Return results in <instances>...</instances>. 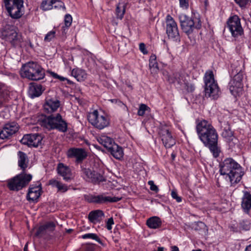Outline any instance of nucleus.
Here are the masks:
<instances>
[{"mask_svg":"<svg viewBox=\"0 0 251 251\" xmlns=\"http://www.w3.org/2000/svg\"><path fill=\"white\" fill-rule=\"evenodd\" d=\"M196 131L199 139L209 148L214 157L219 156L220 149L218 146V134L215 128L207 121L197 122Z\"/></svg>","mask_w":251,"mask_h":251,"instance_id":"f257e3e1","label":"nucleus"},{"mask_svg":"<svg viewBox=\"0 0 251 251\" xmlns=\"http://www.w3.org/2000/svg\"><path fill=\"white\" fill-rule=\"evenodd\" d=\"M220 172L231 184L239 182L244 175L241 166L231 158H226L220 163Z\"/></svg>","mask_w":251,"mask_h":251,"instance_id":"f03ea898","label":"nucleus"},{"mask_svg":"<svg viewBox=\"0 0 251 251\" xmlns=\"http://www.w3.org/2000/svg\"><path fill=\"white\" fill-rule=\"evenodd\" d=\"M23 77L33 81L43 79L45 76V71L36 62H28L22 66L20 72Z\"/></svg>","mask_w":251,"mask_h":251,"instance_id":"7ed1b4c3","label":"nucleus"},{"mask_svg":"<svg viewBox=\"0 0 251 251\" xmlns=\"http://www.w3.org/2000/svg\"><path fill=\"white\" fill-rule=\"evenodd\" d=\"M41 125L49 130L56 129L62 132H66L68 129L67 123L59 113L45 116L41 120Z\"/></svg>","mask_w":251,"mask_h":251,"instance_id":"20e7f679","label":"nucleus"},{"mask_svg":"<svg viewBox=\"0 0 251 251\" xmlns=\"http://www.w3.org/2000/svg\"><path fill=\"white\" fill-rule=\"evenodd\" d=\"M179 20L182 31L189 38L194 32L201 27V22L199 17H189L185 14L179 16Z\"/></svg>","mask_w":251,"mask_h":251,"instance_id":"39448f33","label":"nucleus"},{"mask_svg":"<svg viewBox=\"0 0 251 251\" xmlns=\"http://www.w3.org/2000/svg\"><path fill=\"white\" fill-rule=\"evenodd\" d=\"M203 80L204 82V92L206 97H212L217 99L221 95V91L218 84L214 78L212 71L208 70L204 74Z\"/></svg>","mask_w":251,"mask_h":251,"instance_id":"423d86ee","label":"nucleus"},{"mask_svg":"<svg viewBox=\"0 0 251 251\" xmlns=\"http://www.w3.org/2000/svg\"><path fill=\"white\" fill-rule=\"evenodd\" d=\"M32 178L31 175L22 173L8 180V187L10 190L18 191L27 186Z\"/></svg>","mask_w":251,"mask_h":251,"instance_id":"0eeeda50","label":"nucleus"},{"mask_svg":"<svg viewBox=\"0 0 251 251\" xmlns=\"http://www.w3.org/2000/svg\"><path fill=\"white\" fill-rule=\"evenodd\" d=\"M5 8L13 19H17L23 15V0H3Z\"/></svg>","mask_w":251,"mask_h":251,"instance_id":"6e6552de","label":"nucleus"},{"mask_svg":"<svg viewBox=\"0 0 251 251\" xmlns=\"http://www.w3.org/2000/svg\"><path fill=\"white\" fill-rule=\"evenodd\" d=\"M88 121L91 124L99 129H102L109 125V119L104 114H100L97 110H94L89 114Z\"/></svg>","mask_w":251,"mask_h":251,"instance_id":"1a4fd4ad","label":"nucleus"},{"mask_svg":"<svg viewBox=\"0 0 251 251\" xmlns=\"http://www.w3.org/2000/svg\"><path fill=\"white\" fill-rule=\"evenodd\" d=\"M235 74L233 79L229 83V90L231 93L236 96L241 94L243 90V84L242 80L243 78V74L241 70H233L232 74Z\"/></svg>","mask_w":251,"mask_h":251,"instance_id":"9d476101","label":"nucleus"},{"mask_svg":"<svg viewBox=\"0 0 251 251\" xmlns=\"http://www.w3.org/2000/svg\"><path fill=\"white\" fill-rule=\"evenodd\" d=\"M80 168L81 176L86 181L96 183L105 180L103 176L100 173L91 170L87 165H81Z\"/></svg>","mask_w":251,"mask_h":251,"instance_id":"9b49d317","label":"nucleus"},{"mask_svg":"<svg viewBox=\"0 0 251 251\" xmlns=\"http://www.w3.org/2000/svg\"><path fill=\"white\" fill-rule=\"evenodd\" d=\"M84 197L85 200L89 203L100 204H105L108 202H115L119 201L122 199L121 197L106 196L104 194L97 196L91 194L85 195Z\"/></svg>","mask_w":251,"mask_h":251,"instance_id":"f8f14e48","label":"nucleus"},{"mask_svg":"<svg viewBox=\"0 0 251 251\" xmlns=\"http://www.w3.org/2000/svg\"><path fill=\"white\" fill-rule=\"evenodd\" d=\"M227 24L232 36L236 37L243 34L244 30L241 25L240 19L237 15L231 17L227 22Z\"/></svg>","mask_w":251,"mask_h":251,"instance_id":"ddd939ff","label":"nucleus"},{"mask_svg":"<svg viewBox=\"0 0 251 251\" xmlns=\"http://www.w3.org/2000/svg\"><path fill=\"white\" fill-rule=\"evenodd\" d=\"M159 135L166 148H170L176 144V140L168 126H161Z\"/></svg>","mask_w":251,"mask_h":251,"instance_id":"4468645a","label":"nucleus"},{"mask_svg":"<svg viewBox=\"0 0 251 251\" xmlns=\"http://www.w3.org/2000/svg\"><path fill=\"white\" fill-rule=\"evenodd\" d=\"M166 21V33L169 38L177 39L179 37V34L176 23L170 15L167 16Z\"/></svg>","mask_w":251,"mask_h":251,"instance_id":"2eb2a0df","label":"nucleus"},{"mask_svg":"<svg viewBox=\"0 0 251 251\" xmlns=\"http://www.w3.org/2000/svg\"><path fill=\"white\" fill-rule=\"evenodd\" d=\"M19 128V126L16 122H11L5 124L0 131V138L1 139L10 138L18 131Z\"/></svg>","mask_w":251,"mask_h":251,"instance_id":"dca6fc26","label":"nucleus"},{"mask_svg":"<svg viewBox=\"0 0 251 251\" xmlns=\"http://www.w3.org/2000/svg\"><path fill=\"white\" fill-rule=\"evenodd\" d=\"M42 140L41 136L38 134H26L24 136L21 140V142L28 147H38Z\"/></svg>","mask_w":251,"mask_h":251,"instance_id":"f3484780","label":"nucleus"},{"mask_svg":"<svg viewBox=\"0 0 251 251\" xmlns=\"http://www.w3.org/2000/svg\"><path fill=\"white\" fill-rule=\"evenodd\" d=\"M67 156L69 158H75L76 162L81 163L87 156L86 151L82 148H71L67 151Z\"/></svg>","mask_w":251,"mask_h":251,"instance_id":"a211bd4d","label":"nucleus"},{"mask_svg":"<svg viewBox=\"0 0 251 251\" xmlns=\"http://www.w3.org/2000/svg\"><path fill=\"white\" fill-rule=\"evenodd\" d=\"M55 227V225L53 222H48L39 227L35 235L39 237H47L54 231Z\"/></svg>","mask_w":251,"mask_h":251,"instance_id":"6ab92c4d","label":"nucleus"},{"mask_svg":"<svg viewBox=\"0 0 251 251\" xmlns=\"http://www.w3.org/2000/svg\"><path fill=\"white\" fill-rule=\"evenodd\" d=\"M60 102L58 100L53 99H46L44 104V109L45 112L48 113L54 112L59 107Z\"/></svg>","mask_w":251,"mask_h":251,"instance_id":"aec40b11","label":"nucleus"},{"mask_svg":"<svg viewBox=\"0 0 251 251\" xmlns=\"http://www.w3.org/2000/svg\"><path fill=\"white\" fill-rule=\"evenodd\" d=\"M57 173L63 178L66 181H69L72 178V174L70 169L62 163L58 164Z\"/></svg>","mask_w":251,"mask_h":251,"instance_id":"412c9836","label":"nucleus"},{"mask_svg":"<svg viewBox=\"0 0 251 251\" xmlns=\"http://www.w3.org/2000/svg\"><path fill=\"white\" fill-rule=\"evenodd\" d=\"M5 36L7 40L9 41L14 46L19 45L22 41L21 35L13 29L7 31Z\"/></svg>","mask_w":251,"mask_h":251,"instance_id":"4be33fe9","label":"nucleus"},{"mask_svg":"<svg viewBox=\"0 0 251 251\" xmlns=\"http://www.w3.org/2000/svg\"><path fill=\"white\" fill-rule=\"evenodd\" d=\"M44 91L43 86L35 82L29 83L28 94L31 98L40 96Z\"/></svg>","mask_w":251,"mask_h":251,"instance_id":"5701e85b","label":"nucleus"},{"mask_svg":"<svg viewBox=\"0 0 251 251\" xmlns=\"http://www.w3.org/2000/svg\"><path fill=\"white\" fill-rule=\"evenodd\" d=\"M41 188L39 186H30L27 194L26 198L28 201H35L37 200L41 195Z\"/></svg>","mask_w":251,"mask_h":251,"instance_id":"b1692460","label":"nucleus"},{"mask_svg":"<svg viewBox=\"0 0 251 251\" xmlns=\"http://www.w3.org/2000/svg\"><path fill=\"white\" fill-rule=\"evenodd\" d=\"M241 206L246 213H249L251 209V194L247 191L244 192L242 198Z\"/></svg>","mask_w":251,"mask_h":251,"instance_id":"393cba45","label":"nucleus"},{"mask_svg":"<svg viewBox=\"0 0 251 251\" xmlns=\"http://www.w3.org/2000/svg\"><path fill=\"white\" fill-rule=\"evenodd\" d=\"M10 91L3 84H0V108L9 100Z\"/></svg>","mask_w":251,"mask_h":251,"instance_id":"a878e982","label":"nucleus"},{"mask_svg":"<svg viewBox=\"0 0 251 251\" xmlns=\"http://www.w3.org/2000/svg\"><path fill=\"white\" fill-rule=\"evenodd\" d=\"M18 166L22 170V173H25V171L28 167V158L25 152L19 151L18 152Z\"/></svg>","mask_w":251,"mask_h":251,"instance_id":"bb28decb","label":"nucleus"},{"mask_svg":"<svg viewBox=\"0 0 251 251\" xmlns=\"http://www.w3.org/2000/svg\"><path fill=\"white\" fill-rule=\"evenodd\" d=\"M103 212L101 210L91 211L88 215V219L92 223H100L104 217Z\"/></svg>","mask_w":251,"mask_h":251,"instance_id":"cd10ccee","label":"nucleus"},{"mask_svg":"<svg viewBox=\"0 0 251 251\" xmlns=\"http://www.w3.org/2000/svg\"><path fill=\"white\" fill-rule=\"evenodd\" d=\"M111 154L117 159H121L124 155V151L122 148L115 143L108 151Z\"/></svg>","mask_w":251,"mask_h":251,"instance_id":"c85d7f7f","label":"nucleus"},{"mask_svg":"<svg viewBox=\"0 0 251 251\" xmlns=\"http://www.w3.org/2000/svg\"><path fill=\"white\" fill-rule=\"evenodd\" d=\"M190 227L192 229L198 231L200 233L206 234L208 232V228L206 225L202 222H195L191 224Z\"/></svg>","mask_w":251,"mask_h":251,"instance_id":"c756f323","label":"nucleus"},{"mask_svg":"<svg viewBox=\"0 0 251 251\" xmlns=\"http://www.w3.org/2000/svg\"><path fill=\"white\" fill-rule=\"evenodd\" d=\"M184 76L182 73L181 72H177L169 76L168 80L170 83L177 82L178 84L181 85L184 82Z\"/></svg>","mask_w":251,"mask_h":251,"instance_id":"7c9ffc66","label":"nucleus"},{"mask_svg":"<svg viewBox=\"0 0 251 251\" xmlns=\"http://www.w3.org/2000/svg\"><path fill=\"white\" fill-rule=\"evenodd\" d=\"M146 224L150 228L156 229L161 226L162 221L158 217L153 216L147 220Z\"/></svg>","mask_w":251,"mask_h":251,"instance_id":"2f4dec72","label":"nucleus"},{"mask_svg":"<svg viewBox=\"0 0 251 251\" xmlns=\"http://www.w3.org/2000/svg\"><path fill=\"white\" fill-rule=\"evenodd\" d=\"M49 184L57 188L58 192L65 193L68 190L67 185L62 183L55 179H51L49 181Z\"/></svg>","mask_w":251,"mask_h":251,"instance_id":"473e14b6","label":"nucleus"},{"mask_svg":"<svg viewBox=\"0 0 251 251\" xmlns=\"http://www.w3.org/2000/svg\"><path fill=\"white\" fill-rule=\"evenodd\" d=\"M98 141L108 151L115 143L113 140L105 135H101L98 138Z\"/></svg>","mask_w":251,"mask_h":251,"instance_id":"72a5a7b5","label":"nucleus"},{"mask_svg":"<svg viewBox=\"0 0 251 251\" xmlns=\"http://www.w3.org/2000/svg\"><path fill=\"white\" fill-rule=\"evenodd\" d=\"M71 75L78 81H84L87 77L85 71L79 68L73 69Z\"/></svg>","mask_w":251,"mask_h":251,"instance_id":"f704fd0d","label":"nucleus"},{"mask_svg":"<svg viewBox=\"0 0 251 251\" xmlns=\"http://www.w3.org/2000/svg\"><path fill=\"white\" fill-rule=\"evenodd\" d=\"M221 128L223 129L222 136L224 138L229 139L233 136V132L231 130L230 126L227 122L221 123Z\"/></svg>","mask_w":251,"mask_h":251,"instance_id":"c9c22d12","label":"nucleus"},{"mask_svg":"<svg viewBox=\"0 0 251 251\" xmlns=\"http://www.w3.org/2000/svg\"><path fill=\"white\" fill-rule=\"evenodd\" d=\"M237 225L240 229V232L242 230H249L251 227V223L249 221L247 220H243L240 221Z\"/></svg>","mask_w":251,"mask_h":251,"instance_id":"e433bc0d","label":"nucleus"},{"mask_svg":"<svg viewBox=\"0 0 251 251\" xmlns=\"http://www.w3.org/2000/svg\"><path fill=\"white\" fill-rule=\"evenodd\" d=\"M55 0H44L42 1L41 5V8L44 11L50 10L53 8V5L54 3Z\"/></svg>","mask_w":251,"mask_h":251,"instance_id":"4c0bfd02","label":"nucleus"},{"mask_svg":"<svg viewBox=\"0 0 251 251\" xmlns=\"http://www.w3.org/2000/svg\"><path fill=\"white\" fill-rule=\"evenodd\" d=\"M125 13V5L123 3H118L116 9V13L118 18L122 19Z\"/></svg>","mask_w":251,"mask_h":251,"instance_id":"58836bf2","label":"nucleus"},{"mask_svg":"<svg viewBox=\"0 0 251 251\" xmlns=\"http://www.w3.org/2000/svg\"><path fill=\"white\" fill-rule=\"evenodd\" d=\"M83 239L90 238L97 241L98 243L102 244L101 240L98 236V235L95 233H87L82 236Z\"/></svg>","mask_w":251,"mask_h":251,"instance_id":"ea45409f","label":"nucleus"},{"mask_svg":"<svg viewBox=\"0 0 251 251\" xmlns=\"http://www.w3.org/2000/svg\"><path fill=\"white\" fill-rule=\"evenodd\" d=\"M190 0H179V6L183 9L187 10L189 8Z\"/></svg>","mask_w":251,"mask_h":251,"instance_id":"a19ab883","label":"nucleus"},{"mask_svg":"<svg viewBox=\"0 0 251 251\" xmlns=\"http://www.w3.org/2000/svg\"><path fill=\"white\" fill-rule=\"evenodd\" d=\"M149 108L146 104H141L138 111V115L139 116H143L145 114V111Z\"/></svg>","mask_w":251,"mask_h":251,"instance_id":"79ce46f5","label":"nucleus"},{"mask_svg":"<svg viewBox=\"0 0 251 251\" xmlns=\"http://www.w3.org/2000/svg\"><path fill=\"white\" fill-rule=\"evenodd\" d=\"M55 34V31H51L48 33L45 37L44 41L45 42L50 41L54 37Z\"/></svg>","mask_w":251,"mask_h":251,"instance_id":"37998d69","label":"nucleus"},{"mask_svg":"<svg viewBox=\"0 0 251 251\" xmlns=\"http://www.w3.org/2000/svg\"><path fill=\"white\" fill-rule=\"evenodd\" d=\"M65 25L67 28H68L72 24V17L70 14H66L64 19Z\"/></svg>","mask_w":251,"mask_h":251,"instance_id":"c03bdc74","label":"nucleus"},{"mask_svg":"<svg viewBox=\"0 0 251 251\" xmlns=\"http://www.w3.org/2000/svg\"><path fill=\"white\" fill-rule=\"evenodd\" d=\"M54 3L53 5V8H60L62 7L63 9H65L64 3L59 0H55Z\"/></svg>","mask_w":251,"mask_h":251,"instance_id":"a18cd8bd","label":"nucleus"},{"mask_svg":"<svg viewBox=\"0 0 251 251\" xmlns=\"http://www.w3.org/2000/svg\"><path fill=\"white\" fill-rule=\"evenodd\" d=\"M237 4L241 7H244L247 4L250 0H234Z\"/></svg>","mask_w":251,"mask_h":251,"instance_id":"49530a36","label":"nucleus"},{"mask_svg":"<svg viewBox=\"0 0 251 251\" xmlns=\"http://www.w3.org/2000/svg\"><path fill=\"white\" fill-rule=\"evenodd\" d=\"M171 196L172 198L175 199L177 202H180L181 201L182 199L181 198L177 195V194L176 191L173 190L171 192Z\"/></svg>","mask_w":251,"mask_h":251,"instance_id":"de8ad7c7","label":"nucleus"},{"mask_svg":"<svg viewBox=\"0 0 251 251\" xmlns=\"http://www.w3.org/2000/svg\"><path fill=\"white\" fill-rule=\"evenodd\" d=\"M149 185L150 186V189L156 192H158L159 189L156 185L154 184L152 180H150L148 182Z\"/></svg>","mask_w":251,"mask_h":251,"instance_id":"09e8293b","label":"nucleus"},{"mask_svg":"<svg viewBox=\"0 0 251 251\" xmlns=\"http://www.w3.org/2000/svg\"><path fill=\"white\" fill-rule=\"evenodd\" d=\"M114 224V220L112 217L108 219L106 222V228L108 230H110L112 229V225Z\"/></svg>","mask_w":251,"mask_h":251,"instance_id":"8fccbe9b","label":"nucleus"},{"mask_svg":"<svg viewBox=\"0 0 251 251\" xmlns=\"http://www.w3.org/2000/svg\"><path fill=\"white\" fill-rule=\"evenodd\" d=\"M185 84L188 92H192L194 91L195 87L194 84L189 83H185Z\"/></svg>","mask_w":251,"mask_h":251,"instance_id":"3c124183","label":"nucleus"},{"mask_svg":"<svg viewBox=\"0 0 251 251\" xmlns=\"http://www.w3.org/2000/svg\"><path fill=\"white\" fill-rule=\"evenodd\" d=\"M139 49L144 54H147L148 53V50L146 49L145 44L143 43H141L139 44Z\"/></svg>","mask_w":251,"mask_h":251,"instance_id":"603ef678","label":"nucleus"},{"mask_svg":"<svg viewBox=\"0 0 251 251\" xmlns=\"http://www.w3.org/2000/svg\"><path fill=\"white\" fill-rule=\"evenodd\" d=\"M149 66L151 68H154L158 69V64L156 60H153L152 61L149 62Z\"/></svg>","mask_w":251,"mask_h":251,"instance_id":"864d4df0","label":"nucleus"},{"mask_svg":"<svg viewBox=\"0 0 251 251\" xmlns=\"http://www.w3.org/2000/svg\"><path fill=\"white\" fill-rule=\"evenodd\" d=\"M230 229L232 231L234 232H240V229H239V228L237 224L236 225H233L231 226Z\"/></svg>","mask_w":251,"mask_h":251,"instance_id":"5fc2aeb1","label":"nucleus"},{"mask_svg":"<svg viewBox=\"0 0 251 251\" xmlns=\"http://www.w3.org/2000/svg\"><path fill=\"white\" fill-rule=\"evenodd\" d=\"M49 72L50 74L54 78H56V79L59 78V75H58L57 74H56L54 72Z\"/></svg>","mask_w":251,"mask_h":251,"instance_id":"6e6d98bb","label":"nucleus"},{"mask_svg":"<svg viewBox=\"0 0 251 251\" xmlns=\"http://www.w3.org/2000/svg\"><path fill=\"white\" fill-rule=\"evenodd\" d=\"M153 60H156V56L155 55H151L150 58V61H152Z\"/></svg>","mask_w":251,"mask_h":251,"instance_id":"4d7b16f0","label":"nucleus"},{"mask_svg":"<svg viewBox=\"0 0 251 251\" xmlns=\"http://www.w3.org/2000/svg\"><path fill=\"white\" fill-rule=\"evenodd\" d=\"M245 251H251V244L246 247Z\"/></svg>","mask_w":251,"mask_h":251,"instance_id":"13d9d810","label":"nucleus"},{"mask_svg":"<svg viewBox=\"0 0 251 251\" xmlns=\"http://www.w3.org/2000/svg\"><path fill=\"white\" fill-rule=\"evenodd\" d=\"M172 251H179V249L176 246H173L172 247Z\"/></svg>","mask_w":251,"mask_h":251,"instance_id":"bf43d9fd","label":"nucleus"},{"mask_svg":"<svg viewBox=\"0 0 251 251\" xmlns=\"http://www.w3.org/2000/svg\"><path fill=\"white\" fill-rule=\"evenodd\" d=\"M176 156V154L175 152H172V154H171V158H172V160H175V158Z\"/></svg>","mask_w":251,"mask_h":251,"instance_id":"052dcab7","label":"nucleus"},{"mask_svg":"<svg viewBox=\"0 0 251 251\" xmlns=\"http://www.w3.org/2000/svg\"><path fill=\"white\" fill-rule=\"evenodd\" d=\"M58 79H59L61 81H64L65 80L67 79L66 78H65V77H62V76H61L59 75V78Z\"/></svg>","mask_w":251,"mask_h":251,"instance_id":"680f3d73","label":"nucleus"},{"mask_svg":"<svg viewBox=\"0 0 251 251\" xmlns=\"http://www.w3.org/2000/svg\"><path fill=\"white\" fill-rule=\"evenodd\" d=\"M164 248L163 247H159L157 249V251H164Z\"/></svg>","mask_w":251,"mask_h":251,"instance_id":"e2e57ef3","label":"nucleus"},{"mask_svg":"<svg viewBox=\"0 0 251 251\" xmlns=\"http://www.w3.org/2000/svg\"><path fill=\"white\" fill-rule=\"evenodd\" d=\"M24 251H27V244H26L24 248Z\"/></svg>","mask_w":251,"mask_h":251,"instance_id":"0e129e2a","label":"nucleus"},{"mask_svg":"<svg viewBox=\"0 0 251 251\" xmlns=\"http://www.w3.org/2000/svg\"><path fill=\"white\" fill-rule=\"evenodd\" d=\"M73 231V229H69L67 230V232L69 233H70Z\"/></svg>","mask_w":251,"mask_h":251,"instance_id":"69168bd1","label":"nucleus"},{"mask_svg":"<svg viewBox=\"0 0 251 251\" xmlns=\"http://www.w3.org/2000/svg\"><path fill=\"white\" fill-rule=\"evenodd\" d=\"M29 45L31 48H33V45L30 41H29Z\"/></svg>","mask_w":251,"mask_h":251,"instance_id":"338daca9","label":"nucleus"},{"mask_svg":"<svg viewBox=\"0 0 251 251\" xmlns=\"http://www.w3.org/2000/svg\"><path fill=\"white\" fill-rule=\"evenodd\" d=\"M192 251H201V250H200V249H198V250H193Z\"/></svg>","mask_w":251,"mask_h":251,"instance_id":"774afa93","label":"nucleus"}]
</instances>
